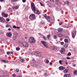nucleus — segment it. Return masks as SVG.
<instances>
[{
  "label": "nucleus",
  "instance_id": "09e8293b",
  "mask_svg": "<svg viewBox=\"0 0 77 77\" xmlns=\"http://www.w3.org/2000/svg\"><path fill=\"white\" fill-rule=\"evenodd\" d=\"M6 27H9V25H6Z\"/></svg>",
  "mask_w": 77,
  "mask_h": 77
},
{
  "label": "nucleus",
  "instance_id": "052dcab7",
  "mask_svg": "<svg viewBox=\"0 0 77 77\" xmlns=\"http://www.w3.org/2000/svg\"><path fill=\"white\" fill-rule=\"evenodd\" d=\"M5 48H7V46H5Z\"/></svg>",
  "mask_w": 77,
  "mask_h": 77
},
{
  "label": "nucleus",
  "instance_id": "69168bd1",
  "mask_svg": "<svg viewBox=\"0 0 77 77\" xmlns=\"http://www.w3.org/2000/svg\"><path fill=\"white\" fill-rule=\"evenodd\" d=\"M52 1H53V2H54V0H52Z\"/></svg>",
  "mask_w": 77,
  "mask_h": 77
},
{
  "label": "nucleus",
  "instance_id": "9d476101",
  "mask_svg": "<svg viewBox=\"0 0 77 77\" xmlns=\"http://www.w3.org/2000/svg\"><path fill=\"white\" fill-rule=\"evenodd\" d=\"M64 77H71V76L69 74H66L64 76Z\"/></svg>",
  "mask_w": 77,
  "mask_h": 77
},
{
  "label": "nucleus",
  "instance_id": "37998d69",
  "mask_svg": "<svg viewBox=\"0 0 77 77\" xmlns=\"http://www.w3.org/2000/svg\"><path fill=\"white\" fill-rule=\"evenodd\" d=\"M54 39H56V38H57V37L55 35L54 36Z\"/></svg>",
  "mask_w": 77,
  "mask_h": 77
},
{
  "label": "nucleus",
  "instance_id": "a19ab883",
  "mask_svg": "<svg viewBox=\"0 0 77 77\" xmlns=\"http://www.w3.org/2000/svg\"><path fill=\"white\" fill-rule=\"evenodd\" d=\"M22 2L23 3H25L26 2V0H22Z\"/></svg>",
  "mask_w": 77,
  "mask_h": 77
},
{
  "label": "nucleus",
  "instance_id": "ddd939ff",
  "mask_svg": "<svg viewBox=\"0 0 77 77\" xmlns=\"http://www.w3.org/2000/svg\"><path fill=\"white\" fill-rule=\"evenodd\" d=\"M62 37V34L61 33H59L58 35V37L59 38H61V37Z\"/></svg>",
  "mask_w": 77,
  "mask_h": 77
},
{
  "label": "nucleus",
  "instance_id": "0eeeda50",
  "mask_svg": "<svg viewBox=\"0 0 77 77\" xmlns=\"http://www.w3.org/2000/svg\"><path fill=\"white\" fill-rule=\"evenodd\" d=\"M65 69V67H64L63 66H60L59 67V69H60V70H61V71L63 70L64 69Z\"/></svg>",
  "mask_w": 77,
  "mask_h": 77
},
{
  "label": "nucleus",
  "instance_id": "c85d7f7f",
  "mask_svg": "<svg viewBox=\"0 0 77 77\" xmlns=\"http://www.w3.org/2000/svg\"><path fill=\"white\" fill-rule=\"evenodd\" d=\"M67 55H68V56H71V54L70 53V52H69L68 53Z\"/></svg>",
  "mask_w": 77,
  "mask_h": 77
},
{
  "label": "nucleus",
  "instance_id": "cd10ccee",
  "mask_svg": "<svg viewBox=\"0 0 77 77\" xmlns=\"http://www.w3.org/2000/svg\"><path fill=\"white\" fill-rule=\"evenodd\" d=\"M64 42H68V39H64Z\"/></svg>",
  "mask_w": 77,
  "mask_h": 77
},
{
  "label": "nucleus",
  "instance_id": "f704fd0d",
  "mask_svg": "<svg viewBox=\"0 0 77 77\" xmlns=\"http://www.w3.org/2000/svg\"><path fill=\"white\" fill-rule=\"evenodd\" d=\"M10 20L8 18L6 19V21H9Z\"/></svg>",
  "mask_w": 77,
  "mask_h": 77
},
{
  "label": "nucleus",
  "instance_id": "4be33fe9",
  "mask_svg": "<svg viewBox=\"0 0 77 77\" xmlns=\"http://www.w3.org/2000/svg\"><path fill=\"white\" fill-rule=\"evenodd\" d=\"M64 73H67L68 72V71H67V70L66 69H65L64 71Z\"/></svg>",
  "mask_w": 77,
  "mask_h": 77
},
{
  "label": "nucleus",
  "instance_id": "c03bdc74",
  "mask_svg": "<svg viewBox=\"0 0 77 77\" xmlns=\"http://www.w3.org/2000/svg\"><path fill=\"white\" fill-rule=\"evenodd\" d=\"M66 5H68L69 4V2L68 1L66 2Z\"/></svg>",
  "mask_w": 77,
  "mask_h": 77
},
{
  "label": "nucleus",
  "instance_id": "39448f33",
  "mask_svg": "<svg viewBox=\"0 0 77 77\" xmlns=\"http://www.w3.org/2000/svg\"><path fill=\"white\" fill-rule=\"evenodd\" d=\"M23 45L25 47H28V43L26 42H24L23 43Z\"/></svg>",
  "mask_w": 77,
  "mask_h": 77
},
{
  "label": "nucleus",
  "instance_id": "c756f323",
  "mask_svg": "<svg viewBox=\"0 0 77 77\" xmlns=\"http://www.w3.org/2000/svg\"><path fill=\"white\" fill-rule=\"evenodd\" d=\"M7 54H8V55H9L10 54V52L9 51H7Z\"/></svg>",
  "mask_w": 77,
  "mask_h": 77
},
{
  "label": "nucleus",
  "instance_id": "e433bc0d",
  "mask_svg": "<svg viewBox=\"0 0 77 77\" xmlns=\"http://www.w3.org/2000/svg\"><path fill=\"white\" fill-rule=\"evenodd\" d=\"M61 45H63V44H64V43L63 42H61L60 43Z\"/></svg>",
  "mask_w": 77,
  "mask_h": 77
},
{
  "label": "nucleus",
  "instance_id": "a211bd4d",
  "mask_svg": "<svg viewBox=\"0 0 77 77\" xmlns=\"http://www.w3.org/2000/svg\"><path fill=\"white\" fill-rule=\"evenodd\" d=\"M72 36L73 38H75V34L74 33H72Z\"/></svg>",
  "mask_w": 77,
  "mask_h": 77
},
{
  "label": "nucleus",
  "instance_id": "dca6fc26",
  "mask_svg": "<svg viewBox=\"0 0 77 77\" xmlns=\"http://www.w3.org/2000/svg\"><path fill=\"white\" fill-rule=\"evenodd\" d=\"M2 62H4V63H8V62H9V61L8 60L7 61H6V60H2Z\"/></svg>",
  "mask_w": 77,
  "mask_h": 77
},
{
  "label": "nucleus",
  "instance_id": "7ed1b4c3",
  "mask_svg": "<svg viewBox=\"0 0 77 77\" xmlns=\"http://www.w3.org/2000/svg\"><path fill=\"white\" fill-rule=\"evenodd\" d=\"M29 41L31 44H33L35 42V40L33 37H31L29 38Z\"/></svg>",
  "mask_w": 77,
  "mask_h": 77
},
{
  "label": "nucleus",
  "instance_id": "20e7f679",
  "mask_svg": "<svg viewBox=\"0 0 77 77\" xmlns=\"http://www.w3.org/2000/svg\"><path fill=\"white\" fill-rule=\"evenodd\" d=\"M2 15L3 17H8V14H5V12H2Z\"/></svg>",
  "mask_w": 77,
  "mask_h": 77
},
{
  "label": "nucleus",
  "instance_id": "4468645a",
  "mask_svg": "<svg viewBox=\"0 0 77 77\" xmlns=\"http://www.w3.org/2000/svg\"><path fill=\"white\" fill-rule=\"evenodd\" d=\"M41 42H42L43 44V45H45V44H46V42H45L44 41H42Z\"/></svg>",
  "mask_w": 77,
  "mask_h": 77
},
{
  "label": "nucleus",
  "instance_id": "1a4fd4ad",
  "mask_svg": "<svg viewBox=\"0 0 77 77\" xmlns=\"http://www.w3.org/2000/svg\"><path fill=\"white\" fill-rule=\"evenodd\" d=\"M5 20L4 18L2 17H0V22H3Z\"/></svg>",
  "mask_w": 77,
  "mask_h": 77
},
{
  "label": "nucleus",
  "instance_id": "7c9ffc66",
  "mask_svg": "<svg viewBox=\"0 0 77 77\" xmlns=\"http://www.w3.org/2000/svg\"><path fill=\"white\" fill-rule=\"evenodd\" d=\"M43 38L45 40H46L47 39V37H46L43 36Z\"/></svg>",
  "mask_w": 77,
  "mask_h": 77
},
{
  "label": "nucleus",
  "instance_id": "3c124183",
  "mask_svg": "<svg viewBox=\"0 0 77 77\" xmlns=\"http://www.w3.org/2000/svg\"><path fill=\"white\" fill-rule=\"evenodd\" d=\"M50 65H52V64H53V63H51V62H50Z\"/></svg>",
  "mask_w": 77,
  "mask_h": 77
},
{
  "label": "nucleus",
  "instance_id": "f8f14e48",
  "mask_svg": "<svg viewBox=\"0 0 77 77\" xmlns=\"http://www.w3.org/2000/svg\"><path fill=\"white\" fill-rule=\"evenodd\" d=\"M13 8L14 10L17 9H18V6H16L14 7Z\"/></svg>",
  "mask_w": 77,
  "mask_h": 77
},
{
  "label": "nucleus",
  "instance_id": "58836bf2",
  "mask_svg": "<svg viewBox=\"0 0 77 77\" xmlns=\"http://www.w3.org/2000/svg\"><path fill=\"white\" fill-rule=\"evenodd\" d=\"M61 49H62V50H63V51H65V48H62Z\"/></svg>",
  "mask_w": 77,
  "mask_h": 77
},
{
  "label": "nucleus",
  "instance_id": "f257e3e1",
  "mask_svg": "<svg viewBox=\"0 0 77 77\" xmlns=\"http://www.w3.org/2000/svg\"><path fill=\"white\" fill-rule=\"evenodd\" d=\"M31 8L32 11L35 14H41L40 11L39 10L36 9V7L35 6V4L33 3H32L31 4Z\"/></svg>",
  "mask_w": 77,
  "mask_h": 77
},
{
  "label": "nucleus",
  "instance_id": "4d7b16f0",
  "mask_svg": "<svg viewBox=\"0 0 77 77\" xmlns=\"http://www.w3.org/2000/svg\"><path fill=\"white\" fill-rule=\"evenodd\" d=\"M5 0H0V2H3V1H4Z\"/></svg>",
  "mask_w": 77,
  "mask_h": 77
},
{
  "label": "nucleus",
  "instance_id": "393cba45",
  "mask_svg": "<svg viewBox=\"0 0 77 77\" xmlns=\"http://www.w3.org/2000/svg\"><path fill=\"white\" fill-rule=\"evenodd\" d=\"M60 52H61V54H64V53L63 52V51L62 50H60Z\"/></svg>",
  "mask_w": 77,
  "mask_h": 77
},
{
  "label": "nucleus",
  "instance_id": "f03ea898",
  "mask_svg": "<svg viewBox=\"0 0 77 77\" xmlns=\"http://www.w3.org/2000/svg\"><path fill=\"white\" fill-rule=\"evenodd\" d=\"M29 18L31 20H35L36 19V16L34 14H32L30 15Z\"/></svg>",
  "mask_w": 77,
  "mask_h": 77
},
{
  "label": "nucleus",
  "instance_id": "9b49d317",
  "mask_svg": "<svg viewBox=\"0 0 77 77\" xmlns=\"http://www.w3.org/2000/svg\"><path fill=\"white\" fill-rule=\"evenodd\" d=\"M57 30L59 32H60L62 31V29L61 28H59L57 29Z\"/></svg>",
  "mask_w": 77,
  "mask_h": 77
},
{
  "label": "nucleus",
  "instance_id": "6ab92c4d",
  "mask_svg": "<svg viewBox=\"0 0 77 77\" xmlns=\"http://www.w3.org/2000/svg\"><path fill=\"white\" fill-rule=\"evenodd\" d=\"M45 18H46V19H47H47H50V16H47L45 17Z\"/></svg>",
  "mask_w": 77,
  "mask_h": 77
},
{
  "label": "nucleus",
  "instance_id": "5701e85b",
  "mask_svg": "<svg viewBox=\"0 0 77 77\" xmlns=\"http://www.w3.org/2000/svg\"><path fill=\"white\" fill-rule=\"evenodd\" d=\"M20 60L22 62H24V59H20Z\"/></svg>",
  "mask_w": 77,
  "mask_h": 77
},
{
  "label": "nucleus",
  "instance_id": "0e129e2a",
  "mask_svg": "<svg viewBox=\"0 0 77 77\" xmlns=\"http://www.w3.org/2000/svg\"><path fill=\"white\" fill-rule=\"evenodd\" d=\"M45 75H47V73H45Z\"/></svg>",
  "mask_w": 77,
  "mask_h": 77
},
{
  "label": "nucleus",
  "instance_id": "a18cd8bd",
  "mask_svg": "<svg viewBox=\"0 0 77 77\" xmlns=\"http://www.w3.org/2000/svg\"><path fill=\"white\" fill-rule=\"evenodd\" d=\"M13 77H15L16 76V75H15V74H14L13 75Z\"/></svg>",
  "mask_w": 77,
  "mask_h": 77
},
{
  "label": "nucleus",
  "instance_id": "412c9836",
  "mask_svg": "<svg viewBox=\"0 0 77 77\" xmlns=\"http://www.w3.org/2000/svg\"><path fill=\"white\" fill-rule=\"evenodd\" d=\"M17 0H11V2L12 3H13L14 2H17Z\"/></svg>",
  "mask_w": 77,
  "mask_h": 77
},
{
  "label": "nucleus",
  "instance_id": "13d9d810",
  "mask_svg": "<svg viewBox=\"0 0 77 77\" xmlns=\"http://www.w3.org/2000/svg\"><path fill=\"white\" fill-rule=\"evenodd\" d=\"M47 21H48V22H50V20H47Z\"/></svg>",
  "mask_w": 77,
  "mask_h": 77
},
{
  "label": "nucleus",
  "instance_id": "423d86ee",
  "mask_svg": "<svg viewBox=\"0 0 77 77\" xmlns=\"http://www.w3.org/2000/svg\"><path fill=\"white\" fill-rule=\"evenodd\" d=\"M35 55L37 56H39L41 55V53L37 51L35 53Z\"/></svg>",
  "mask_w": 77,
  "mask_h": 77
},
{
  "label": "nucleus",
  "instance_id": "680f3d73",
  "mask_svg": "<svg viewBox=\"0 0 77 77\" xmlns=\"http://www.w3.org/2000/svg\"><path fill=\"white\" fill-rule=\"evenodd\" d=\"M17 77H20L19 75L17 76Z\"/></svg>",
  "mask_w": 77,
  "mask_h": 77
},
{
  "label": "nucleus",
  "instance_id": "79ce46f5",
  "mask_svg": "<svg viewBox=\"0 0 77 77\" xmlns=\"http://www.w3.org/2000/svg\"><path fill=\"white\" fill-rule=\"evenodd\" d=\"M40 3L41 6H44V5H43L42 4V3Z\"/></svg>",
  "mask_w": 77,
  "mask_h": 77
},
{
  "label": "nucleus",
  "instance_id": "864d4df0",
  "mask_svg": "<svg viewBox=\"0 0 77 77\" xmlns=\"http://www.w3.org/2000/svg\"><path fill=\"white\" fill-rule=\"evenodd\" d=\"M8 30L9 31H11V29L10 28H8Z\"/></svg>",
  "mask_w": 77,
  "mask_h": 77
},
{
  "label": "nucleus",
  "instance_id": "473e14b6",
  "mask_svg": "<svg viewBox=\"0 0 77 77\" xmlns=\"http://www.w3.org/2000/svg\"><path fill=\"white\" fill-rule=\"evenodd\" d=\"M16 72H18L19 71V69H16Z\"/></svg>",
  "mask_w": 77,
  "mask_h": 77
},
{
  "label": "nucleus",
  "instance_id": "5fc2aeb1",
  "mask_svg": "<svg viewBox=\"0 0 77 77\" xmlns=\"http://www.w3.org/2000/svg\"><path fill=\"white\" fill-rule=\"evenodd\" d=\"M61 14H63V11H61Z\"/></svg>",
  "mask_w": 77,
  "mask_h": 77
},
{
  "label": "nucleus",
  "instance_id": "49530a36",
  "mask_svg": "<svg viewBox=\"0 0 77 77\" xmlns=\"http://www.w3.org/2000/svg\"><path fill=\"white\" fill-rule=\"evenodd\" d=\"M44 17H45V18H46V17H47V15H46V14H45L44 16Z\"/></svg>",
  "mask_w": 77,
  "mask_h": 77
},
{
  "label": "nucleus",
  "instance_id": "6e6d98bb",
  "mask_svg": "<svg viewBox=\"0 0 77 77\" xmlns=\"http://www.w3.org/2000/svg\"><path fill=\"white\" fill-rule=\"evenodd\" d=\"M65 63H66V65H68V63H67V62H66V61Z\"/></svg>",
  "mask_w": 77,
  "mask_h": 77
},
{
  "label": "nucleus",
  "instance_id": "ea45409f",
  "mask_svg": "<svg viewBox=\"0 0 77 77\" xmlns=\"http://www.w3.org/2000/svg\"><path fill=\"white\" fill-rule=\"evenodd\" d=\"M66 59L68 60H69V59H70V58L69 57H67L66 58Z\"/></svg>",
  "mask_w": 77,
  "mask_h": 77
},
{
  "label": "nucleus",
  "instance_id": "2f4dec72",
  "mask_svg": "<svg viewBox=\"0 0 77 77\" xmlns=\"http://www.w3.org/2000/svg\"><path fill=\"white\" fill-rule=\"evenodd\" d=\"M56 49V47L54 46L53 47V50H55V49Z\"/></svg>",
  "mask_w": 77,
  "mask_h": 77
},
{
  "label": "nucleus",
  "instance_id": "a878e982",
  "mask_svg": "<svg viewBox=\"0 0 77 77\" xmlns=\"http://www.w3.org/2000/svg\"><path fill=\"white\" fill-rule=\"evenodd\" d=\"M59 63L60 64V65H62V60H59Z\"/></svg>",
  "mask_w": 77,
  "mask_h": 77
},
{
  "label": "nucleus",
  "instance_id": "bf43d9fd",
  "mask_svg": "<svg viewBox=\"0 0 77 77\" xmlns=\"http://www.w3.org/2000/svg\"><path fill=\"white\" fill-rule=\"evenodd\" d=\"M76 65L75 64H74V65H73V66H75Z\"/></svg>",
  "mask_w": 77,
  "mask_h": 77
},
{
  "label": "nucleus",
  "instance_id": "72a5a7b5",
  "mask_svg": "<svg viewBox=\"0 0 77 77\" xmlns=\"http://www.w3.org/2000/svg\"><path fill=\"white\" fill-rule=\"evenodd\" d=\"M46 62L47 63H49V60H46Z\"/></svg>",
  "mask_w": 77,
  "mask_h": 77
},
{
  "label": "nucleus",
  "instance_id": "338daca9",
  "mask_svg": "<svg viewBox=\"0 0 77 77\" xmlns=\"http://www.w3.org/2000/svg\"><path fill=\"white\" fill-rule=\"evenodd\" d=\"M25 39H27V38L26 37H25Z\"/></svg>",
  "mask_w": 77,
  "mask_h": 77
},
{
  "label": "nucleus",
  "instance_id": "bb28decb",
  "mask_svg": "<svg viewBox=\"0 0 77 77\" xmlns=\"http://www.w3.org/2000/svg\"><path fill=\"white\" fill-rule=\"evenodd\" d=\"M16 50H17V51H19V50H20V48H16Z\"/></svg>",
  "mask_w": 77,
  "mask_h": 77
},
{
  "label": "nucleus",
  "instance_id": "e2e57ef3",
  "mask_svg": "<svg viewBox=\"0 0 77 77\" xmlns=\"http://www.w3.org/2000/svg\"><path fill=\"white\" fill-rule=\"evenodd\" d=\"M64 4H66V2H64Z\"/></svg>",
  "mask_w": 77,
  "mask_h": 77
},
{
  "label": "nucleus",
  "instance_id": "603ef678",
  "mask_svg": "<svg viewBox=\"0 0 77 77\" xmlns=\"http://www.w3.org/2000/svg\"><path fill=\"white\" fill-rule=\"evenodd\" d=\"M16 28H17V29H20V27L16 26Z\"/></svg>",
  "mask_w": 77,
  "mask_h": 77
},
{
  "label": "nucleus",
  "instance_id": "b1692460",
  "mask_svg": "<svg viewBox=\"0 0 77 77\" xmlns=\"http://www.w3.org/2000/svg\"><path fill=\"white\" fill-rule=\"evenodd\" d=\"M51 36V35H50V34L48 35L47 36V38H48H48H50V37Z\"/></svg>",
  "mask_w": 77,
  "mask_h": 77
},
{
  "label": "nucleus",
  "instance_id": "8fccbe9b",
  "mask_svg": "<svg viewBox=\"0 0 77 77\" xmlns=\"http://www.w3.org/2000/svg\"><path fill=\"white\" fill-rule=\"evenodd\" d=\"M62 22H61L59 23L60 25H62Z\"/></svg>",
  "mask_w": 77,
  "mask_h": 77
},
{
  "label": "nucleus",
  "instance_id": "f3484780",
  "mask_svg": "<svg viewBox=\"0 0 77 77\" xmlns=\"http://www.w3.org/2000/svg\"><path fill=\"white\" fill-rule=\"evenodd\" d=\"M17 35H15L13 37V40H15L16 39H17Z\"/></svg>",
  "mask_w": 77,
  "mask_h": 77
},
{
  "label": "nucleus",
  "instance_id": "2eb2a0df",
  "mask_svg": "<svg viewBox=\"0 0 77 77\" xmlns=\"http://www.w3.org/2000/svg\"><path fill=\"white\" fill-rule=\"evenodd\" d=\"M73 74L74 75H77V71H74L73 72Z\"/></svg>",
  "mask_w": 77,
  "mask_h": 77
},
{
  "label": "nucleus",
  "instance_id": "6e6552de",
  "mask_svg": "<svg viewBox=\"0 0 77 77\" xmlns=\"http://www.w3.org/2000/svg\"><path fill=\"white\" fill-rule=\"evenodd\" d=\"M6 35L7 36H8V37H11V36H12V34L10 32L7 33Z\"/></svg>",
  "mask_w": 77,
  "mask_h": 77
},
{
  "label": "nucleus",
  "instance_id": "c9c22d12",
  "mask_svg": "<svg viewBox=\"0 0 77 77\" xmlns=\"http://www.w3.org/2000/svg\"><path fill=\"white\" fill-rule=\"evenodd\" d=\"M13 28H14V29H16V28H17V26L15 25H14L13 26Z\"/></svg>",
  "mask_w": 77,
  "mask_h": 77
},
{
  "label": "nucleus",
  "instance_id": "de8ad7c7",
  "mask_svg": "<svg viewBox=\"0 0 77 77\" xmlns=\"http://www.w3.org/2000/svg\"><path fill=\"white\" fill-rule=\"evenodd\" d=\"M32 61H35V59L34 58H32Z\"/></svg>",
  "mask_w": 77,
  "mask_h": 77
},
{
  "label": "nucleus",
  "instance_id": "aec40b11",
  "mask_svg": "<svg viewBox=\"0 0 77 77\" xmlns=\"http://www.w3.org/2000/svg\"><path fill=\"white\" fill-rule=\"evenodd\" d=\"M43 45L45 47H46V48H49L48 46V45H47L45 44V45Z\"/></svg>",
  "mask_w": 77,
  "mask_h": 77
},
{
  "label": "nucleus",
  "instance_id": "774afa93",
  "mask_svg": "<svg viewBox=\"0 0 77 77\" xmlns=\"http://www.w3.org/2000/svg\"><path fill=\"white\" fill-rule=\"evenodd\" d=\"M50 2H51V0H50Z\"/></svg>",
  "mask_w": 77,
  "mask_h": 77
},
{
  "label": "nucleus",
  "instance_id": "4c0bfd02",
  "mask_svg": "<svg viewBox=\"0 0 77 77\" xmlns=\"http://www.w3.org/2000/svg\"><path fill=\"white\" fill-rule=\"evenodd\" d=\"M10 54H12V55H11V56H12V55H13V52L11 51L10 52Z\"/></svg>",
  "mask_w": 77,
  "mask_h": 77
}]
</instances>
